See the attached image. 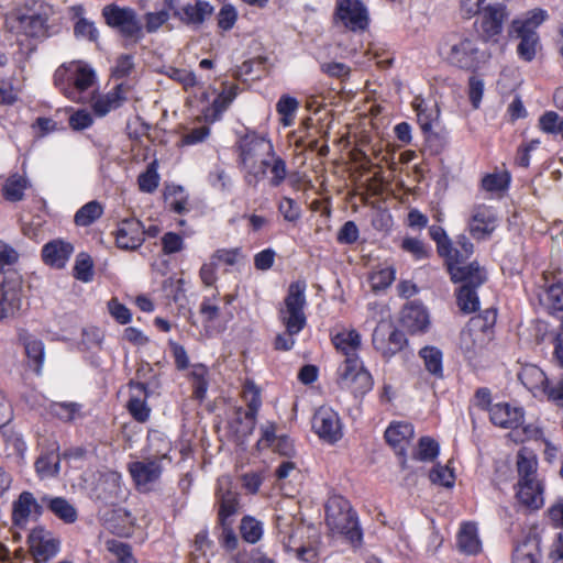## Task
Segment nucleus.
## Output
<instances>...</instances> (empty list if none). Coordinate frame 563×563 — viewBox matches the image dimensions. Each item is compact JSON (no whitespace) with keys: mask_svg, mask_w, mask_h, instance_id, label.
<instances>
[{"mask_svg":"<svg viewBox=\"0 0 563 563\" xmlns=\"http://www.w3.org/2000/svg\"><path fill=\"white\" fill-rule=\"evenodd\" d=\"M306 284L295 282L289 285L287 296L284 300L285 307L279 310V320L286 328V333L278 334L275 339V349L288 351L294 344V335L298 334L306 325Z\"/></svg>","mask_w":563,"mask_h":563,"instance_id":"nucleus-1","label":"nucleus"},{"mask_svg":"<svg viewBox=\"0 0 563 563\" xmlns=\"http://www.w3.org/2000/svg\"><path fill=\"white\" fill-rule=\"evenodd\" d=\"M325 514L327 526L333 534L344 537L353 545L361 544L362 530L349 500L340 496L330 498L325 506Z\"/></svg>","mask_w":563,"mask_h":563,"instance_id":"nucleus-2","label":"nucleus"},{"mask_svg":"<svg viewBox=\"0 0 563 563\" xmlns=\"http://www.w3.org/2000/svg\"><path fill=\"white\" fill-rule=\"evenodd\" d=\"M448 272L453 283H462L457 292V306L465 313L474 312L478 309V297L476 288L486 280V272L479 267L476 262L467 266L450 264Z\"/></svg>","mask_w":563,"mask_h":563,"instance_id":"nucleus-3","label":"nucleus"},{"mask_svg":"<svg viewBox=\"0 0 563 563\" xmlns=\"http://www.w3.org/2000/svg\"><path fill=\"white\" fill-rule=\"evenodd\" d=\"M440 54L453 66L474 70L487 56L476 45L472 35L452 34L440 45Z\"/></svg>","mask_w":563,"mask_h":563,"instance_id":"nucleus-4","label":"nucleus"},{"mask_svg":"<svg viewBox=\"0 0 563 563\" xmlns=\"http://www.w3.org/2000/svg\"><path fill=\"white\" fill-rule=\"evenodd\" d=\"M52 7L44 2L33 1L31 4L11 12L7 22L12 30L27 36L40 37L47 32V20L52 15Z\"/></svg>","mask_w":563,"mask_h":563,"instance_id":"nucleus-5","label":"nucleus"},{"mask_svg":"<svg viewBox=\"0 0 563 563\" xmlns=\"http://www.w3.org/2000/svg\"><path fill=\"white\" fill-rule=\"evenodd\" d=\"M102 16L106 24L124 40L125 47L136 45L143 40V25L134 9L111 3L103 7Z\"/></svg>","mask_w":563,"mask_h":563,"instance_id":"nucleus-6","label":"nucleus"},{"mask_svg":"<svg viewBox=\"0 0 563 563\" xmlns=\"http://www.w3.org/2000/svg\"><path fill=\"white\" fill-rule=\"evenodd\" d=\"M242 396L247 404V410L238 407L231 421V429L241 441L253 433L256 427V416L262 405L260 389L253 382L247 380L244 384Z\"/></svg>","mask_w":563,"mask_h":563,"instance_id":"nucleus-7","label":"nucleus"},{"mask_svg":"<svg viewBox=\"0 0 563 563\" xmlns=\"http://www.w3.org/2000/svg\"><path fill=\"white\" fill-rule=\"evenodd\" d=\"M240 162L247 175L245 180L252 185V177L256 178V163L264 155H273L274 146L271 141L255 133L246 134L240 142Z\"/></svg>","mask_w":563,"mask_h":563,"instance_id":"nucleus-8","label":"nucleus"},{"mask_svg":"<svg viewBox=\"0 0 563 563\" xmlns=\"http://www.w3.org/2000/svg\"><path fill=\"white\" fill-rule=\"evenodd\" d=\"M164 7L170 10L180 23L192 30L200 29L214 11L213 5L203 0H195V3L184 5H178L176 0H164Z\"/></svg>","mask_w":563,"mask_h":563,"instance_id":"nucleus-9","label":"nucleus"},{"mask_svg":"<svg viewBox=\"0 0 563 563\" xmlns=\"http://www.w3.org/2000/svg\"><path fill=\"white\" fill-rule=\"evenodd\" d=\"M338 383L342 389L351 391L354 396H362L373 387V378L363 367L360 358H350L344 362L340 368Z\"/></svg>","mask_w":563,"mask_h":563,"instance_id":"nucleus-10","label":"nucleus"},{"mask_svg":"<svg viewBox=\"0 0 563 563\" xmlns=\"http://www.w3.org/2000/svg\"><path fill=\"white\" fill-rule=\"evenodd\" d=\"M166 456L167 454L164 453L161 456L145 457L141 461L129 463L128 470L137 490L144 493L153 488V485L158 482L162 476V460Z\"/></svg>","mask_w":563,"mask_h":563,"instance_id":"nucleus-11","label":"nucleus"},{"mask_svg":"<svg viewBox=\"0 0 563 563\" xmlns=\"http://www.w3.org/2000/svg\"><path fill=\"white\" fill-rule=\"evenodd\" d=\"M372 342L376 351L390 358L404 349L407 340L390 321H380L374 330Z\"/></svg>","mask_w":563,"mask_h":563,"instance_id":"nucleus-12","label":"nucleus"},{"mask_svg":"<svg viewBox=\"0 0 563 563\" xmlns=\"http://www.w3.org/2000/svg\"><path fill=\"white\" fill-rule=\"evenodd\" d=\"M336 18L351 31H362L368 25V13L360 0H336Z\"/></svg>","mask_w":563,"mask_h":563,"instance_id":"nucleus-13","label":"nucleus"},{"mask_svg":"<svg viewBox=\"0 0 563 563\" xmlns=\"http://www.w3.org/2000/svg\"><path fill=\"white\" fill-rule=\"evenodd\" d=\"M44 505L36 499L33 493L22 492L12 503L11 519L15 527L25 528L31 518L37 519L44 510Z\"/></svg>","mask_w":563,"mask_h":563,"instance_id":"nucleus-14","label":"nucleus"},{"mask_svg":"<svg viewBox=\"0 0 563 563\" xmlns=\"http://www.w3.org/2000/svg\"><path fill=\"white\" fill-rule=\"evenodd\" d=\"M478 36L487 43L497 44L503 32L504 22L508 18L507 9H493L478 13Z\"/></svg>","mask_w":563,"mask_h":563,"instance_id":"nucleus-15","label":"nucleus"},{"mask_svg":"<svg viewBox=\"0 0 563 563\" xmlns=\"http://www.w3.org/2000/svg\"><path fill=\"white\" fill-rule=\"evenodd\" d=\"M29 543L37 562H47L54 558L58 553L60 545L59 540L43 527H36L31 531Z\"/></svg>","mask_w":563,"mask_h":563,"instance_id":"nucleus-16","label":"nucleus"},{"mask_svg":"<svg viewBox=\"0 0 563 563\" xmlns=\"http://www.w3.org/2000/svg\"><path fill=\"white\" fill-rule=\"evenodd\" d=\"M312 428L323 440L334 443L342 437L338 413L328 407H320L312 419Z\"/></svg>","mask_w":563,"mask_h":563,"instance_id":"nucleus-17","label":"nucleus"},{"mask_svg":"<svg viewBox=\"0 0 563 563\" xmlns=\"http://www.w3.org/2000/svg\"><path fill=\"white\" fill-rule=\"evenodd\" d=\"M497 221V214L493 208L479 205L474 208L468 222L470 234L476 240H485L495 231Z\"/></svg>","mask_w":563,"mask_h":563,"instance_id":"nucleus-18","label":"nucleus"},{"mask_svg":"<svg viewBox=\"0 0 563 563\" xmlns=\"http://www.w3.org/2000/svg\"><path fill=\"white\" fill-rule=\"evenodd\" d=\"M22 309L21 285L18 279L0 286V320L15 318Z\"/></svg>","mask_w":563,"mask_h":563,"instance_id":"nucleus-19","label":"nucleus"},{"mask_svg":"<svg viewBox=\"0 0 563 563\" xmlns=\"http://www.w3.org/2000/svg\"><path fill=\"white\" fill-rule=\"evenodd\" d=\"M490 421L504 429H519L523 426L525 410L508 402H498L489 408Z\"/></svg>","mask_w":563,"mask_h":563,"instance_id":"nucleus-20","label":"nucleus"},{"mask_svg":"<svg viewBox=\"0 0 563 563\" xmlns=\"http://www.w3.org/2000/svg\"><path fill=\"white\" fill-rule=\"evenodd\" d=\"M118 247L122 250H136L144 242V228L135 218L124 219L119 223L115 234Z\"/></svg>","mask_w":563,"mask_h":563,"instance_id":"nucleus-21","label":"nucleus"},{"mask_svg":"<svg viewBox=\"0 0 563 563\" xmlns=\"http://www.w3.org/2000/svg\"><path fill=\"white\" fill-rule=\"evenodd\" d=\"M401 323L410 333L426 332L430 325L426 308L418 302L406 305L401 311Z\"/></svg>","mask_w":563,"mask_h":563,"instance_id":"nucleus-22","label":"nucleus"},{"mask_svg":"<svg viewBox=\"0 0 563 563\" xmlns=\"http://www.w3.org/2000/svg\"><path fill=\"white\" fill-rule=\"evenodd\" d=\"M543 493L544 486L540 478L518 481L517 483V498L522 505L529 508L539 509L543 506Z\"/></svg>","mask_w":563,"mask_h":563,"instance_id":"nucleus-23","label":"nucleus"},{"mask_svg":"<svg viewBox=\"0 0 563 563\" xmlns=\"http://www.w3.org/2000/svg\"><path fill=\"white\" fill-rule=\"evenodd\" d=\"M511 32L520 38L517 46L518 56L525 62L533 60L539 45L538 33L533 29H529L527 24L511 25Z\"/></svg>","mask_w":563,"mask_h":563,"instance_id":"nucleus-24","label":"nucleus"},{"mask_svg":"<svg viewBox=\"0 0 563 563\" xmlns=\"http://www.w3.org/2000/svg\"><path fill=\"white\" fill-rule=\"evenodd\" d=\"M132 395L126 408L131 416L139 422H145L150 418L151 408L146 404L147 387L144 383H130Z\"/></svg>","mask_w":563,"mask_h":563,"instance_id":"nucleus-25","label":"nucleus"},{"mask_svg":"<svg viewBox=\"0 0 563 563\" xmlns=\"http://www.w3.org/2000/svg\"><path fill=\"white\" fill-rule=\"evenodd\" d=\"M479 327V319H471L467 328L461 333L460 345L468 358H473L484 347L486 333L478 331Z\"/></svg>","mask_w":563,"mask_h":563,"instance_id":"nucleus-26","label":"nucleus"},{"mask_svg":"<svg viewBox=\"0 0 563 563\" xmlns=\"http://www.w3.org/2000/svg\"><path fill=\"white\" fill-rule=\"evenodd\" d=\"M74 246L63 240H53L46 243L42 250V257L45 264L55 268H63L70 255Z\"/></svg>","mask_w":563,"mask_h":563,"instance_id":"nucleus-27","label":"nucleus"},{"mask_svg":"<svg viewBox=\"0 0 563 563\" xmlns=\"http://www.w3.org/2000/svg\"><path fill=\"white\" fill-rule=\"evenodd\" d=\"M219 503L218 520L220 526L231 523L230 517L239 511V495L235 492L223 488V481H219V489L217 492Z\"/></svg>","mask_w":563,"mask_h":563,"instance_id":"nucleus-28","label":"nucleus"},{"mask_svg":"<svg viewBox=\"0 0 563 563\" xmlns=\"http://www.w3.org/2000/svg\"><path fill=\"white\" fill-rule=\"evenodd\" d=\"M125 100V90L123 85L120 84L108 93L95 98L92 101V109L97 115L103 117L111 110L120 108Z\"/></svg>","mask_w":563,"mask_h":563,"instance_id":"nucleus-29","label":"nucleus"},{"mask_svg":"<svg viewBox=\"0 0 563 563\" xmlns=\"http://www.w3.org/2000/svg\"><path fill=\"white\" fill-rule=\"evenodd\" d=\"M518 378L534 396L542 395L549 382L544 372L532 364L523 365L518 373Z\"/></svg>","mask_w":563,"mask_h":563,"instance_id":"nucleus-30","label":"nucleus"},{"mask_svg":"<svg viewBox=\"0 0 563 563\" xmlns=\"http://www.w3.org/2000/svg\"><path fill=\"white\" fill-rule=\"evenodd\" d=\"M413 426L409 422L391 423L385 431V439L399 454H404L405 445L413 438Z\"/></svg>","mask_w":563,"mask_h":563,"instance_id":"nucleus-31","label":"nucleus"},{"mask_svg":"<svg viewBox=\"0 0 563 563\" xmlns=\"http://www.w3.org/2000/svg\"><path fill=\"white\" fill-rule=\"evenodd\" d=\"M540 305L549 312L556 313L563 311V283L544 285L538 294Z\"/></svg>","mask_w":563,"mask_h":563,"instance_id":"nucleus-32","label":"nucleus"},{"mask_svg":"<svg viewBox=\"0 0 563 563\" xmlns=\"http://www.w3.org/2000/svg\"><path fill=\"white\" fill-rule=\"evenodd\" d=\"M429 234L431 239L437 243L438 253L440 254V256H443L445 258V264L448 268L450 267V264H460L461 261L456 257L459 256V251L452 247L451 241L442 227H430Z\"/></svg>","mask_w":563,"mask_h":563,"instance_id":"nucleus-33","label":"nucleus"},{"mask_svg":"<svg viewBox=\"0 0 563 563\" xmlns=\"http://www.w3.org/2000/svg\"><path fill=\"white\" fill-rule=\"evenodd\" d=\"M335 349L345 355V361L358 358L357 351L361 347V334L356 330L342 331L332 338Z\"/></svg>","mask_w":563,"mask_h":563,"instance_id":"nucleus-34","label":"nucleus"},{"mask_svg":"<svg viewBox=\"0 0 563 563\" xmlns=\"http://www.w3.org/2000/svg\"><path fill=\"white\" fill-rule=\"evenodd\" d=\"M540 541L537 537H527L518 543L512 553V563H539Z\"/></svg>","mask_w":563,"mask_h":563,"instance_id":"nucleus-35","label":"nucleus"},{"mask_svg":"<svg viewBox=\"0 0 563 563\" xmlns=\"http://www.w3.org/2000/svg\"><path fill=\"white\" fill-rule=\"evenodd\" d=\"M301 534V530H296L288 537V540L284 542L285 548L288 552H294L296 558L302 562L316 563L318 561L319 552L314 544H301L298 542V537Z\"/></svg>","mask_w":563,"mask_h":563,"instance_id":"nucleus-36","label":"nucleus"},{"mask_svg":"<svg viewBox=\"0 0 563 563\" xmlns=\"http://www.w3.org/2000/svg\"><path fill=\"white\" fill-rule=\"evenodd\" d=\"M42 503L60 520L73 523L77 520L76 508L64 497H42Z\"/></svg>","mask_w":563,"mask_h":563,"instance_id":"nucleus-37","label":"nucleus"},{"mask_svg":"<svg viewBox=\"0 0 563 563\" xmlns=\"http://www.w3.org/2000/svg\"><path fill=\"white\" fill-rule=\"evenodd\" d=\"M517 472L518 481L539 479L538 460L536 455L526 448L518 451Z\"/></svg>","mask_w":563,"mask_h":563,"instance_id":"nucleus-38","label":"nucleus"},{"mask_svg":"<svg viewBox=\"0 0 563 563\" xmlns=\"http://www.w3.org/2000/svg\"><path fill=\"white\" fill-rule=\"evenodd\" d=\"M457 545L466 554H477L482 550L477 528L474 523L466 522L461 527L457 534Z\"/></svg>","mask_w":563,"mask_h":563,"instance_id":"nucleus-39","label":"nucleus"},{"mask_svg":"<svg viewBox=\"0 0 563 563\" xmlns=\"http://www.w3.org/2000/svg\"><path fill=\"white\" fill-rule=\"evenodd\" d=\"M74 75L71 87L74 96L78 98V93L87 90L95 82V71L80 62H73Z\"/></svg>","mask_w":563,"mask_h":563,"instance_id":"nucleus-40","label":"nucleus"},{"mask_svg":"<svg viewBox=\"0 0 563 563\" xmlns=\"http://www.w3.org/2000/svg\"><path fill=\"white\" fill-rule=\"evenodd\" d=\"M73 62L68 64H64L59 66L54 73V85L63 91V93L74 100L77 101L79 98L74 96V88L71 87L73 82Z\"/></svg>","mask_w":563,"mask_h":563,"instance_id":"nucleus-41","label":"nucleus"},{"mask_svg":"<svg viewBox=\"0 0 563 563\" xmlns=\"http://www.w3.org/2000/svg\"><path fill=\"white\" fill-rule=\"evenodd\" d=\"M103 214V207L97 200L84 205L74 217V222L78 227H89Z\"/></svg>","mask_w":563,"mask_h":563,"instance_id":"nucleus-42","label":"nucleus"},{"mask_svg":"<svg viewBox=\"0 0 563 563\" xmlns=\"http://www.w3.org/2000/svg\"><path fill=\"white\" fill-rule=\"evenodd\" d=\"M59 455L55 452L42 454L35 461V470L41 478L54 477L59 473Z\"/></svg>","mask_w":563,"mask_h":563,"instance_id":"nucleus-43","label":"nucleus"},{"mask_svg":"<svg viewBox=\"0 0 563 563\" xmlns=\"http://www.w3.org/2000/svg\"><path fill=\"white\" fill-rule=\"evenodd\" d=\"M25 354L32 363L33 369L40 374L44 362V344L41 340L33 336L24 339Z\"/></svg>","mask_w":563,"mask_h":563,"instance_id":"nucleus-44","label":"nucleus"},{"mask_svg":"<svg viewBox=\"0 0 563 563\" xmlns=\"http://www.w3.org/2000/svg\"><path fill=\"white\" fill-rule=\"evenodd\" d=\"M426 369L435 377H442V352L434 346H424L420 350Z\"/></svg>","mask_w":563,"mask_h":563,"instance_id":"nucleus-45","label":"nucleus"},{"mask_svg":"<svg viewBox=\"0 0 563 563\" xmlns=\"http://www.w3.org/2000/svg\"><path fill=\"white\" fill-rule=\"evenodd\" d=\"M506 0H461V9L467 16H474L482 11L506 9Z\"/></svg>","mask_w":563,"mask_h":563,"instance_id":"nucleus-46","label":"nucleus"},{"mask_svg":"<svg viewBox=\"0 0 563 563\" xmlns=\"http://www.w3.org/2000/svg\"><path fill=\"white\" fill-rule=\"evenodd\" d=\"M26 185L27 183L24 177L16 174L10 176L2 187L3 197L12 202L22 200Z\"/></svg>","mask_w":563,"mask_h":563,"instance_id":"nucleus-47","label":"nucleus"},{"mask_svg":"<svg viewBox=\"0 0 563 563\" xmlns=\"http://www.w3.org/2000/svg\"><path fill=\"white\" fill-rule=\"evenodd\" d=\"M299 108V102L296 98L288 95H283L276 103V110L282 115L280 123L284 126H290L294 123L295 113Z\"/></svg>","mask_w":563,"mask_h":563,"instance_id":"nucleus-48","label":"nucleus"},{"mask_svg":"<svg viewBox=\"0 0 563 563\" xmlns=\"http://www.w3.org/2000/svg\"><path fill=\"white\" fill-rule=\"evenodd\" d=\"M240 532L244 541L256 543L263 536V527L255 518L245 516L241 520Z\"/></svg>","mask_w":563,"mask_h":563,"instance_id":"nucleus-49","label":"nucleus"},{"mask_svg":"<svg viewBox=\"0 0 563 563\" xmlns=\"http://www.w3.org/2000/svg\"><path fill=\"white\" fill-rule=\"evenodd\" d=\"M439 455V444L430 437H422L413 453V459L421 462H432Z\"/></svg>","mask_w":563,"mask_h":563,"instance_id":"nucleus-50","label":"nucleus"},{"mask_svg":"<svg viewBox=\"0 0 563 563\" xmlns=\"http://www.w3.org/2000/svg\"><path fill=\"white\" fill-rule=\"evenodd\" d=\"M112 521H121L122 525L112 526V530L120 537H129L133 532L135 526V518L126 509L120 508L114 511Z\"/></svg>","mask_w":563,"mask_h":563,"instance_id":"nucleus-51","label":"nucleus"},{"mask_svg":"<svg viewBox=\"0 0 563 563\" xmlns=\"http://www.w3.org/2000/svg\"><path fill=\"white\" fill-rule=\"evenodd\" d=\"M74 277L84 283H88L92 279L93 263L88 254H78L74 266Z\"/></svg>","mask_w":563,"mask_h":563,"instance_id":"nucleus-52","label":"nucleus"},{"mask_svg":"<svg viewBox=\"0 0 563 563\" xmlns=\"http://www.w3.org/2000/svg\"><path fill=\"white\" fill-rule=\"evenodd\" d=\"M98 488L102 489V492L99 493L98 498L106 503L112 501L121 490L120 477L117 474H110L101 479Z\"/></svg>","mask_w":563,"mask_h":563,"instance_id":"nucleus-53","label":"nucleus"},{"mask_svg":"<svg viewBox=\"0 0 563 563\" xmlns=\"http://www.w3.org/2000/svg\"><path fill=\"white\" fill-rule=\"evenodd\" d=\"M159 183V176L156 172L155 162L151 163L146 170L137 177L139 188L143 192H154Z\"/></svg>","mask_w":563,"mask_h":563,"instance_id":"nucleus-54","label":"nucleus"},{"mask_svg":"<svg viewBox=\"0 0 563 563\" xmlns=\"http://www.w3.org/2000/svg\"><path fill=\"white\" fill-rule=\"evenodd\" d=\"M509 181L507 173L488 174L482 179V187L488 192H500L507 189Z\"/></svg>","mask_w":563,"mask_h":563,"instance_id":"nucleus-55","label":"nucleus"},{"mask_svg":"<svg viewBox=\"0 0 563 563\" xmlns=\"http://www.w3.org/2000/svg\"><path fill=\"white\" fill-rule=\"evenodd\" d=\"M107 549L117 556L119 563H136L131 547L124 542L109 540L107 541Z\"/></svg>","mask_w":563,"mask_h":563,"instance_id":"nucleus-56","label":"nucleus"},{"mask_svg":"<svg viewBox=\"0 0 563 563\" xmlns=\"http://www.w3.org/2000/svg\"><path fill=\"white\" fill-rule=\"evenodd\" d=\"M401 250L410 253L416 260H423L429 256L424 243L416 238H405L400 245Z\"/></svg>","mask_w":563,"mask_h":563,"instance_id":"nucleus-57","label":"nucleus"},{"mask_svg":"<svg viewBox=\"0 0 563 563\" xmlns=\"http://www.w3.org/2000/svg\"><path fill=\"white\" fill-rule=\"evenodd\" d=\"M169 11L166 7L158 12H147L145 19V30L148 33L156 32L162 25L169 20Z\"/></svg>","mask_w":563,"mask_h":563,"instance_id":"nucleus-58","label":"nucleus"},{"mask_svg":"<svg viewBox=\"0 0 563 563\" xmlns=\"http://www.w3.org/2000/svg\"><path fill=\"white\" fill-rule=\"evenodd\" d=\"M539 125L547 133L558 134L563 125V119L556 112L548 111L540 118Z\"/></svg>","mask_w":563,"mask_h":563,"instance_id":"nucleus-59","label":"nucleus"},{"mask_svg":"<svg viewBox=\"0 0 563 563\" xmlns=\"http://www.w3.org/2000/svg\"><path fill=\"white\" fill-rule=\"evenodd\" d=\"M108 310L111 317L121 324H126L131 321V311L117 298H112L108 301Z\"/></svg>","mask_w":563,"mask_h":563,"instance_id":"nucleus-60","label":"nucleus"},{"mask_svg":"<svg viewBox=\"0 0 563 563\" xmlns=\"http://www.w3.org/2000/svg\"><path fill=\"white\" fill-rule=\"evenodd\" d=\"M395 279V269L388 266L371 276L372 287L375 290L385 289L391 285Z\"/></svg>","mask_w":563,"mask_h":563,"instance_id":"nucleus-61","label":"nucleus"},{"mask_svg":"<svg viewBox=\"0 0 563 563\" xmlns=\"http://www.w3.org/2000/svg\"><path fill=\"white\" fill-rule=\"evenodd\" d=\"M272 156V178L269 180L271 186L278 187L286 178L287 176V167L285 161L276 156L275 153Z\"/></svg>","mask_w":563,"mask_h":563,"instance_id":"nucleus-62","label":"nucleus"},{"mask_svg":"<svg viewBox=\"0 0 563 563\" xmlns=\"http://www.w3.org/2000/svg\"><path fill=\"white\" fill-rule=\"evenodd\" d=\"M218 20V26L223 31L231 30L236 20H238V12L235 8L231 4H224L217 16Z\"/></svg>","mask_w":563,"mask_h":563,"instance_id":"nucleus-63","label":"nucleus"},{"mask_svg":"<svg viewBox=\"0 0 563 563\" xmlns=\"http://www.w3.org/2000/svg\"><path fill=\"white\" fill-rule=\"evenodd\" d=\"M430 481L444 487H451L454 482L453 472L448 466L437 465L430 472Z\"/></svg>","mask_w":563,"mask_h":563,"instance_id":"nucleus-64","label":"nucleus"}]
</instances>
